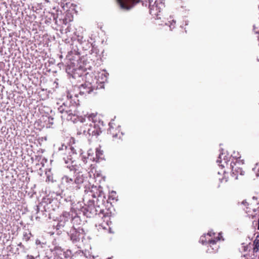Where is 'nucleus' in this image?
<instances>
[{
  "mask_svg": "<svg viewBox=\"0 0 259 259\" xmlns=\"http://www.w3.org/2000/svg\"><path fill=\"white\" fill-rule=\"evenodd\" d=\"M65 114L62 115V118H66L67 120H71L72 119V116H74L75 115V113L74 111H72V109L70 110H65Z\"/></svg>",
  "mask_w": 259,
  "mask_h": 259,
  "instance_id": "nucleus-17",
  "label": "nucleus"
},
{
  "mask_svg": "<svg viewBox=\"0 0 259 259\" xmlns=\"http://www.w3.org/2000/svg\"><path fill=\"white\" fill-rule=\"evenodd\" d=\"M89 204L84 209L86 210V214L89 217H91L92 215L97 214V210L94 207L93 202L91 200H89Z\"/></svg>",
  "mask_w": 259,
  "mask_h": 259,
  "instance_id": "nucleus-11",
  "label": "nucleus"
},
{
  "mask_svg": "<svg viewBox=\"0 0 259 259\" xmlns=\"http://www.w3.org/2000/svg\"><path fill=\"white\" fill-rule=\"evenodd\" d=\"M257 59H258V60L259 61V58H258Z\"/></svg>",
  "mask_w": 259,
  "mask_h": 259,
  "instance_id": "nucleus-32",
  "label": "nucleus"
},
{
  "mask_svg": "<svg viewBox=\"0 0 259 259\" xmlns=\"http://www.w3.org/2000/svg\"><path fill=\"white\" fill-rule=\"evenodd\" d=\"M164 7L163 0H156L153 4L149 0L150 13L154 17H158L159 13Z\"/></svg>",
  "mask_w": 259,
  "mask_h": 259,
  "instance_id": "nucleus-5",
  "label": "nucleus"
},
{
  "mask_svg": "<svg viewBox=\"0 0 259 259\" xmlns=\"http://www.w3.org/2000/svg\"><path fill=\"white\" fill-rule=\"evenodd\" d=\"M58 110L62 114H63V115H64L65 114V110L63 109V108L62 107H60L58 108Z\"/></svg>",
  "mask_w": 259,
  "mask_h": 259,
  "instance_id": "nucleus-24",
  "label": "nucleus"
},
{
  "mask_svg": "<svg viewBox=\"0 0 259 259\" xmlns=\"http://www.w3.org/2000/svg\"><path fill=\"white\" fill-rule=\"evenodd\" d=\"M215 233L212 231H209L206 235L202 236L200 237V241L202 244L208 243V248L207 252L208 253L215 252L218 251L219 249V245L217 242L221 239L222 236L221 233H219L218 236H215Z\"/></svg>",
  "mask_w": 259,
  "mask_h": 259,
  "instance_id": "nucleus-1",
  "label": "nucleus"
},
{
  "mask_svg": "<svg viewBox=\"0 0 259 259\" xmlns=\"http://www.w3.org/2000/svg\"><path fill=\"white\" fill-rule=\"evenodd\" d=\"M253 252H257L259 250V235H257L253 241Z\"/></svg>",
  "mask_w": 259,
  "mask_h": 259,
  "instance_id": "nucleus-20",
  "label": "nucleus"
},
{
  "mask_svg": "<svg viewBox=\"0 0 259 259\" xmlns=\"http://www.w3.org/2000/svg\"><path fill=\"white\" fill-rule=\"evenodd\" d=\"M35 244L37 245H40L42 247V245L43 243H42L39 239H36L35 241Z\"/></svg>",
  "mask_w": 259,
  "mask_h": 259,
  "instance_id": "nucleus-25",
  "label": "nucleus"
},
{
  "mask_svg": "<svg viewBox=\"0 0 259 259\" xmlns=\"http://www.w3.org/2000/svg\"><path fill=\"white\" fill-rule=\"evenodd\" d=\"M72 168H71L70 167H69V168H70L71 170L73 169L74 172L76 173L75 178L74 179V182L75 186L77 187L76 188V190H78L80 188V185L84 182H86L87 177L84 176L83 171L81 170V169H79L78 166L72 165Z\"/></svg>",
  "mask_w": 259,
  "mask_h": 259,
  "instance_id": "nucleus-4",
  "label": "nucleus"
},
{
  "mask_svg": "<svg viewBox=\"0 0 259 259\" xmlns=\"http://www.w3.org/2000/svg\"><path fill=\"white\" fill-rule=\"evenodd\" d=\"M258 8H259V6H258Z\"/></svg>",
  "mask_w": 259,
  "mask_h": 259,
  "instance_id": "nucleus-33",
  "label": "nucleus"
},
{
  "mask_svg": "<svg viewBox=\"0 0 259 259\" xmlns=\"http://www.w3.org/2000/svg\"><path fill=\"white\" fill-rule=\"evenodd\" d=\"M90 168L88 171V175L89 176V180L88 183L89 185H91V183L93 181H91V179L95 180L96 178L100 176V174L97 171L95 168V166L94 164H90Z\"/></svg>",
  "mask_w": 259,
  "mask_h": 259,
  "instance_id": "nucleus-9",
  "label": "nucleus"
},
{
  "mask_svg": "<svg viewBox=\"0 0 259 259\" xmlns=\"http://www.w3.org/2000/svg\"><path fill=\"white\" fill-rule=\"evenodd\" d=\"M99 226L102 227L103 229H106V227L104 226V224H102L101 225H100Z\"/></svg>",
  "mask_w": 259,
  "mask_h": 259,
  "instance_id": "nucleus-28",
  "label": "nucleus"
},
{
  "mask_svg": "<svg viewBox=\"0 0 259 259\" xmlns=\"http://www.w3.org/2000/svg\"><path fill=\"white\" fill-rule=\"evenodd\" d=\"M73 16L72 13L70 11L66 12L64 18L62 19L63 23L66 25L68 23L73 21Z\"/></svg>",
  "mask_w": 259,
  "mask_h": 259,
  "instance_id": "nucleus-14",
  "label": "nucleus"
},
{
  "mask_svg": "<svg viewBox=\"0 0 259 259\" xmlns=\"http://www.w3.org/2000/svg\"><path fill=\"white\" fill-rule=\"evenodd\" d=\"M108 259H109V258H108Z\"/></svg>",
  "mask_w": 259,
  "mask_h": 259,
  "instance_id": "nucleus-34",
  "label": "nucleus"
},
{
  "mask_svg": "<svg viewBox=\"0 0 259 259\" xmlns=\"http://www.w3.org/2000/svg\"><path fill=\"white\" fill-rule=\"evenodd\" d=\"M27 259H35V257L33 256H32V255H28L27 256Z\"/></svg>",
  "mask_w": 259,
  "mask_h": 259,
  "instance_id": "nucleus-27",
  "label": "nucleus"
},
{
  "mask_svg": "<svg viewBox=\"0 0 259 259\" xmlns=\"http://www.w3.org/2000/svg\"><path fill=\"white\" fill-rule=\"evenodd\" d=\"M242 203L244 205H246V204L247 203V202L245 201H242Z\"/></svg>",
  "mask_w": 259,
  "mask_h": 259,
  "instance_id": "nucleus-29",
  "label": "nucleus"
},
{
  "mask_svg": "<svg viewBox=\"0 0 259 259\" xmlns=\"http://www.w3.org/2000/svg\"><path fill=\"white\" fill-rule=\"evenodd\" d=\"M62 184L71 190H76L74 179L70 175H64L61 179Z\"/></svg>",
  "mask_w": 259,
  "mask_h": 259,
  "instance_id": "nucleus-6",
  "label": "nucleus"
},
{
  "mask_svg": "<svg viewBox=\"0 0 259 259\" xmlns=\"http://www.w3.org/2000/svg\"><path fill=\"white\" fill-rule=\"evenodd\" d=\"M84 192L86 193L87 196V195L90 196L91 193L92 195L94 197L101 196L102 193L100 189H98L97 187H93L92 190H91V188L90 187L88 188L87 186H85Z\"/></svg>",
  "mask_w": 259,
  "mask_h": 259,
  "instance_id": "nucleus-10",
  "label": "nucleus"
},
{
  "mask_svg": "<svg viewBox=\"0 0 259 259\" xmlns=\"http://www.w3.org/2000/svg\"><path fill=\"white\" fill-rule=\"evenodd\" d=\"M112 193H115V192H112Z\"/></svg>",
  "mask_w": 259,
  "mask_h": 259,
  "instance_id": "nucleus-31",
  "label": "nucleus"
},
{
  "mask_svg": "<svg viewBox=\"0 0 259 259\" xmlns=\"http://www.w3.org/2000/svg\"><path fill=\"white\" fill-rule=\"evenodd\" d=\"M103 155V151L101 150L100 147H98L96 149L95 156L94 155L93 151L90 149L88 151L87 157L84 155L81 156V160L84 164L85 165L88 163H90V161L97 162L100 159H102Z\"/></svg>",
  "mask_w": 259,
  "mask_h": 259,
  "instance_id": "nucleus-3",
  "label": "nucleus"
},
{
  "mask_svg": "<svg viewBox=\"0 0 259 259\" xmlns=\"http://www.w3.org/2000/svg\"><path fill=\"white\" fill-rule=\"evenodd\" d=\"M257 168V172H256V175L257 177H258L259 176V164H257V167L253 168V170H254L255 169H256Z\"/></svg>",
  "mask_w": 259,
  "mask_h": 259,
  "instance_id": "nucleus-26",
  "label": "nucleus"
},
{
  "mask_svg": "<svg viewBox=\"0 0 259 259\" xmlns=\"http://www.w3.org/2000/svg\"><path fill=\"white\" fill-rule=\"evenodd\" d=\"M232 173L234 176H236V179H237V176L239 174L240 175H244V171L242 169L237 166L236 164L234 165H231Z\"/></svg>",
  "mask_w": 259,
  "mask_h": 259,
  "instance_id": "nucleus-13",
  "label": "nucleus"
},
{
  "mask_svg": "<svg viewBox=\"0 0 259 259\" xmlns=\"http://www.w3.org/2000/svg\"><path fill=\"white\" fill-rule=\"evenodd\" d=\"M69 219L65 215H63L60 217V220L57 225L58 229H61L64 227L67 222H68Z\"/></svg>",
  "mask_w": 259,
  "mask_h": 259,
  "instance_id": "nucleus-15",
  "label": "nucleus"
},
{
  "mask_svg": "<svg viewBox=\"0 0 259 259\" xmlns=\"http://www.w3.org/2000/svg\"><path fill=\"white\" fill-rule=\"evenodd\" d=\"M85 122V124H82V125L80 126L79 129L80 134H82L85 136L88 135V130L90 128V122L88 121L87 116H85V118L83 119V121Z\"/></svg>",
  "mask_w": 259,
  "mask_h": 259,
  "instance_id": "nucleus-12",
  "label": "nucleus"
},
{
  "mask_svg": "<svg viewBox=\"0 0 259 259\" xmlns=\"http://www.w3.org/2000/svg\"><path fill=\"white\" fill-rule=\"evenodd\" d=\"M166 25H167L171 30L175 27L176 21L172 19L171 20V22L169 21L168 23H166Z\"/></svg>",
  "mask_w": 259,
  "mask_h": 259,
  "instance_id": "nucleus-21",
  "label": "nucleus"
},
{
  "mask_svg": "<svg viewBox=\"0 0 259 259\" xmlns=\"http://www.w3.org/2000/svg\"><path fill=\"white\" fill-rule=\"evenodd\" d=\"M107 80V74L105 72L99 73L98 75L97 80L100 83H104Z\"/></svg>",
  "mask_w": 259,
  "mask_h": 259,
  "instance_id": "nucleus-18",
  "label": "nucleus"
},
{
  "mask_svg": "<svg viewBox=\"0 0 259 259\" xmlns=\"http://www.w3.org/2000/svg\"><path fill=\"white\" fill-rule=\"evenodd\" d=\"M88 121L90 122V127L88 130L89 136H98L101 133V130L97 121V114L92 113L87 116Z\"/></svg>",
  "mask_w": 259,
  "mask_h": 259,
  "instance_id": "nucleus-2",
  "label": "nucleus"
},
{
  "mask_svg": "<svg viewBox=\"0 0 259 259\" xmlns=\"http://www.w3.org/2000/svg\"><path fill=\"white\" fill-rule=\"evenodd\" d=\"M223 155V154H220L219 157L218 159L217 160V162L219 164V165L222 167H225V164H227L228 159L224 158L223 160H222V156Z\"/></svg>",
  "mask_w": 259,
  "mask_h": 259,
  "instance_id": "nucleus-19",
  "label": "nucleus"
},
{
  "mask_svg": "<svg viewBox=\"0 0 259 259\" xmlns=\"http://www.w3.org/2000/svg\"><path fill=\"white\" fill-rule=\"evenodd\" d=\"M108 219V218H106V217H105V218H104V219H105V220L107 219V220H106V222H107V224H107V226H109V224H108V219Z\"/></svg>",
  "mask_w": 259,
  "mask_h": 259,
  "instance_id": "nucleus-30",
  "label": "nucleus"
},
{
  "mask_svg": "<svg viewBox=\"0 0 259 259\" xmlns=\"http://www.w3.org/2000/svg\"><path fill=\"white\" fill-rule=\"evenodd\" d=\"M113 123L110 122L109 123V128L108 130V133L112 135L113 138H115L118 137V134L119 133V130L118 129L114 130L113 126Z\"/></svg>",
  "mask_w": 259,
  "mask_h": 259,
  "instance_id": "nucleus-16",
  "label": "nucleus"
},
{
  "mask_svg": "<svg viewBox=\"0 0 259 259\" xmlns=\"http://www.w3.org/2000/svg\"><path fill=\"white\" fill-rule=\"evenodd\" d=\"M120 8L123 10H129L134 4L139 3L140 0H116Z\"/></svg>",
  "mask_w": 259,
  "mask_h": 259,
  "instance_id": "nucleus-7",
  "label": "nucleus"
},
{
  "mask_svg": "<svg viewBox=\"0 0 259 259\" xmlns=\"http://www.w3.org/2000/svg\"><path fill=\"white\" fill-rule=\"evenodd\" d=\"M31 235L30 233L25 232L23 234V240L27 241L30 239V236Z\"/></svg>",
  "mask_w": 259,
  "mask_h": 259,
  "instance_id": "nucleus-22",
  "label": "nucleus"
},
{
  "mask_svg": "<svg viewBox=\"0 0 259 259\" xmlns=\"http://www.w3.org/2000/svg\"><path fill=\"white\" fill-rule=\"evenodd\" d=\"M56 253H58L59 254H61L62 252H63V250L61 249L60 247H57L55 250Z\"/></svg>",
  "mask_w": 259,
  "mask_h": 259,
  "instance_id": "nucleus-23",
  "label": "nucleus"
},
{
  "mask_svg": "<svg viewBox=\"0 0 259 259\" xmlns=\"http://www.w3.org/2000/svg\"><path fill=\"white\" fill-rule=\"evenodd\" d=\"M83 232V230L80 228L75 229L73 228L70 232V238L73 242H76L79 241L80 236Z\"/></svg>",
  "mask_w": 259,
  "mask_h": 259,
  "instance_id": "nucleus-8",
  "label": "nucleus"
}]
</instances>
